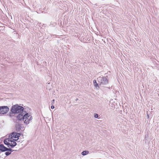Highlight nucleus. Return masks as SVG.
<instances>
[{"label": "nucleus", "mask_w": 159, "mask_h": 159, "mask_svg": "<svg viewBox=\"0 0 159 159\" xmlns=\"http://www.w3.org/2000/svg\"><path fill=\"white\" fill-rule=\"evenodd\" d=\"M16 139H13V142L12 143H11L10 144V147L11 148H13L14 147H15L17 144V143L15 141H16Z\"/></svg>", "instance_id": "obj_9"}, {"label": "nucleus", "mask_w": 159, "mask_h": 159, "mask_svg": "<svg viewBox=\"0 0 159 159\" xmlns=\"http://www.w3.org/2000/svg\"><path fill=\"white\" fill-rule=\"evenodd\" d=\"M22 124L21 123L17 122L15 125L16 128V130L17 132H19L21 129V128L22 127Z\"/></svg>", "instance_id": "obj_6"}, {"label": "nucleus", "mask_w": 159, "mask_h": 159, "mask_svg": "<svg viewBox=\"0 0 159 159\" xmlns=\"http://www.w3.org/2000/svg\"><path fill=\"white\" fill-rule=\"evenodd\" d=\"M4 143L6 145H7V147H10V143L8 142L7 140L5 139L4 140Z\"/></svg>", "instance_id": "obj_11"}, {"label": "nucleus", "mask_w": 159, "mask_h": 159, "mask_svg": "<svg viewBox=\"0 0 159 159\" xmlns=\"http://www.w3.org/2000/svg\"><path fill=\"white\" fill-rule=\"evenodd\" d=\"M11 137L9 138H6L5 139L6 140H7L8 142H11V143H12V142H13V140H11Z\"/></svg>", "instance_id": "obj_14"}, {"label": "nucleus", "mask_w": 159, "mask_h": 159, "mask_svg": "<svg viewBox=\"0 0 159 159\" xmlns=\"http://www.w3.org/2000/svg\"><path fill=\"white\" fill-rule=\"evenodd\" d=\"M54 101H55V100L54 99H53L52 101V102H51V104H53L54 103Z\"/></svg>", "instance_id": "obj_18"}, {"label": "nucleus", "mask_w": 159, "mask_h": 159, "mask_svg": "<svg viewBox=\"0 0 159 159\" xmlns=\"http://www.w3.org/2000/svg\"><path fill=\"white\" fill-rule=\"evenodd\" d=\"M11 136V139H12L13 138H18V136L16 134V132H13L9 136V137H10Z\"/></svg>", "instance_id": "obj_8"}, {"label": "nucleus", "mask_w": 159, "mask_h": 159, "mask_svg": "<svg viewBox=\"0 0 159 159\" xmlns=\"http://www.w3.org/2000/svg\"><path fill=\"white\" fill-rule=\"evenodd\" d=\"M11 154V152H10L8 151H6V152L5 153V154L7 156H8L10 155Z\"/></svg>", "instance_id": "obj_15"}, {"label": "nucleus", "mask_w": 159, "mask_h": 159, "mask_svg": "<svg viewBox=\"0 0 159 159\" xmlns=\"http://www.w3.org/2000/svg\"><path fill=\"white\" fill-rule=\"evenodd\" d=\"M6 149L7 147H5L3 144H0V151H1V152H6Z\"/></svg>", "instance_id": "obj_7"}, {"label": "nucleus", "mask_w": 159, "mask_h": 159, "mask_svg": "<svg viewBox=\"0 0 159 159\" xmlns=\"http://www.w3.org/2000/svg\"><path fill=\"white\" fill-rule=\"evenodd\" d=\"M10 111H11V113L14 114L26 112V111H24V108L18 104L13 106L11 107Z\"/></svg>", "instance_id": "obj_1"}, {"label": "nucleus", "mask_w": 159, "mask_h": 159, "mask_svg": "<svg viewBox=\"0 0 159 159\" xmlns=\"http://www.w3.org/2000/svg\"><path fill=\"white\" fill-rule=\"evenodd\" d=\"M9 111L8 107L2 106L0 107V114H6Z\"/></svg>", "instance_id": "obj_4"}, {"label": "nucleus", "mask_w": 159, "mask_h": 159, "mask_svg": "<svg viewBox=\"0 0 159 159\" xmlns=\"http://www.w3.org/2000/svg\"><path fill=\"white\" fill-rule=\"evenodd\" d=\"M14 151V150H13L11 148H7V149H6V151H8L9 152H13Z\"/></svg>", "instance_id": "obj_13"}, {"label": "nucleus", "mask_w": 159, "mask_h": 159, "mask_svg": "<svg viewBox=\"0 0 159 159\" xmlns=\"http://www.w3.org/2000/svg\"><path fill=\"white\" fill-rule=\"evenodd\" d=\"M16 134L18 136V139L19 137H20V133H16Z\"/></svg>", "instance_id": "obj_17"}, {"label": "nucleus", "mask_w": 159, "mask_h": 159, "mask_svg": "<svg viewBox=\"0 0 159 159\" xmlns=\"http://www.w3.org/2000/svg\"><path fill=\"white\" fill-rule=\"evenodd\" d=\"M54 108V107L53 105H52L51 106V108L52 109H53Z\"/></svg>", "instance_id": "obj_19"}, {"label": "nucleus", "mask_w": 159, "mask_h": 159, "mask_svg": "<svg viewBox=\"0 0 159 159\" xmlns=\"http://www.w3.org/2000/svg\"><path fill=\"white\" fill-rule=\"evenodd\" d=\"M23 121L26 125L29 124L30 121L32 119V116L28 113L24 112Z\"/></svg>", "instance_id": "obj_2"}, {"label": "nucleus", "mask_w": 159, "mask_h": 159, "mask_svg": "<svg viewBox=\"0 0 159 159\" xmlns=\"http://www.w3.org/2000/svg\"><path fill=\"white\" fill-rule=\"evenodd\" d=\"M89 151L87 150L81 152V154L83 156H85L88 154L89 153Z\"/></svg>", "instance_id": "obj_12"}, {"label": "nucleus", "mask_w": 159, "mask_h": 159, "mask_svg": "<svg viewBox=\"0 0 159 159\" xmlns=\"http://www.w3.org/2000/svg\"><path fill=\"white\" fill-rule=\"evenodd\" d=\"M97 80L100 85H106L108 83V80L105 77H99L97 78Z\"/></svg>", "instance_id": "obj_3"}, {"label": "nucleus", "mask_w": 159, "mask_h": 159, "mask_svg": "<svg viewBox=\"0 0 159 159\" xmlns=\"http://www.w3.org/2000/svg\"><path fill=\"white\" fill-rule=\"evenodd\" d=\"M24 113H19V114L16 116V122L21 123L23 121V118Z\"/></svg>", "instance_id": "obj_5"}, {"label": "nucleus", "mask_w": 159, "mask_h": 159, "mask_svg": "<svg viewBox=\"0 0 159 159\" xmlns=\"http://www.w3.org/2000/svg\"><path fill=\"white\" fill-rule=\"evenodd\" d=\"M98 114L97 113H95L94 114V117L96 118H97L98 117Z\"/></svg>", "instance_id": "obj_16"}, {"label": "nucleus", "mask_w": 159, "mask_h": 159, "mask_svg": "<svg viewBox=\"0 0 159 159\" xmlns=\"http://www.w3.org/2000/svg\"><path fill=\"white\" fill-rule=\"evenodd\" d=\"M78 100V98H77L76 99L75 101H77Z\"/></svg>", "instance_id": "obj_20"}, {"label": "nucleus", "mask_w": 159, "mask_h": 159, "mask_svg": "<svg viewBox=\"0 0 159 159\" xmlns=\"http://www.w3.org/2000/svg\"><path fill=\"white\" fill-rule=\"evenodd\" d=\"M93 83L94 86L97 89H98L97 87L98 88H99L98 84L96 80H94L93 81Z\"/></svg>", "instance_id": "obj_10"}]
</instances>
